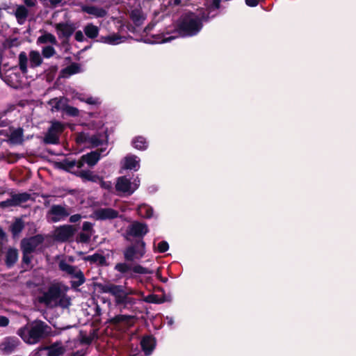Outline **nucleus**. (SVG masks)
<instances>
[{
  "mask_svg": "<svg viewBox=\"0 0 356 356\" xmlns=\"http://www.w3.org/2000/svg\"><path fill=\"white\" fill-rule=\"evenodd\" d=\"M91 233L80 232L76 237V241L81 243H88L90 241Z\"/></svg>",
  "mask_w": 356,
  "mask_h": 356,
  "instance_id": "79ce46f5",
  "label": "nucleus"
},
{
  "mask_svg": "<svg viewBox=\"0 0 356 356\" xmlns=\"http://www.w3.org/2000/svg\"><path fill=\"white\" fill-rule=\"evenodd\" d=\"M129 17L136 27L142 26L146 19V15L141 8H134L129 13Z\"/></svg>",
  "mask_w": 356,
  "mask_h": 356,
  "instance_id": "a211bd4d",
  "label": "nucleus"
},
{
  "mask_svg": "<svg viewBox=\"0 0 356 356\" xmlns=\"http://www.w3.org/2000/svg\"><path fill=\"white\" fill-rule=\"evenodd\" d=\"M64 127L63 124L58 121L54 122L51 127L49 128V130L54 131V133H61L63 131Z\"/></svg>",
  "mask_w": 356,
  "mask_h": 356,
  "instance_id": "a18cd8bd",
  "label": "nucleus"
},
{
  "mask_svg": "<svg viewBox=\"0 0 356 356\" xmlns=\"http://www.w3.org/2000/svg\"><path fill=\"white\" fill-rule=\"evenodd\" d=\"M74 175L81 178L83 181H88L97 183L98 180H99V176L98 175L93 174V172L89 170L76 171Z\"/></svg>",
  "mask_w": 356,
  "mask_h": 356,
  "instance_id": "4be33fe9",
  "label": "nucleus"
},
{
  "mask_svg": "<svg viewBox=\"0 0 356 356\" xmlns=\"http://www.w3.org/2000/svg\"><path fill=\"white\" fill-rule=\"evenodd\" d=\"M156 275L157 278L159 279L160 281L162 282L163 283H166L168 280V279L167 277H163L161 275L159 269L157 270V271L156 273Z\"/></svg>",
  "mask_w": 356,
  "mask_h": 356,
  "instance_id": "13d9d810",
  "label": "nucleus"
},
{
  "mask_svg": "<svg viewBox=\"0 0 356 356\" xmlns=\"http://www.w3.org/2000/svg\"><path fill=\"white\" fill-rule=\"evenodd\" d=\"M94 217L98 220H113L118 217L119 212L112 208H99L96 209Z\"/></svg>",
  "mask_w": 356,
  "mask_h": 356,
  "instance_id": "4468645a",
  "label": "nucleus"
},
{
  "mask_svg": "<svg viewBox=\"0 0 356 356\" xmlns=\"http://www.w3.org/2000/svg\"><path fill=\"white\" fill-rule=\"evenodd\" d=\"M56 54L55 49L50 45L45 46L42 49V54L46 58L52 57Z\"/></svg>",
  "mask_w": 356,
  "mask_h": 356,
  "instance_id": "37998d69",
  "label": "nucleus"
},
{
  "mask_svg": "<svg viewBox=\"0 0 356 356\" xmlns=\"http://www.w3.org/2000/svg\"><path fill=\"white\" fill-rule=\"evenodd\" d=\"M55 166L60 170L65 172L72 173L74 175L76 172H73L72 169L76 167V160H70L69 159H65L61 161L56 162Z\"/></svg>",
  "mask_w": 356,
  "mask_h": 356,
  "instance_id": "412c9836",
  "label": "nucleus"
},
{
  "mask_svg": "<svg viewBox=\"0 0 356 356\" xmlns=\"http://www.w3.org/2000/svg\"><path fill=\"white\" fill-rule=\"evenodd\" d=\"M30 67H37L42 63V58L38 51H31L29 53Z\"/></svg>",
  "mask_w": 356,
  "mask_h": 356,
  "instance_id": "c756f323",
  "label": "nucleus"
},
{
  "mask_svg": "<svg viewBox=\"0 0 356 356\" xmlns=\"http://www.w3.org/2000/svg\"><path fill=\"white\" fill-rule=\"evenodd\" d=\"M169 249L168 243L165 241H162L158 243L157 250L160 253H164Z\"/></svg>",
  "mask_w": 356,
  "mask_h": 356,
  "instance_id": "de8ad7c7",
  "label": "nucleus"
},
{
  "mask_svg": "<svg viewBox=\"0 0 356 356\" xmlns=\"http://www.w3.org/2000/svg\"><path fill=\"white\" fill-rule=\"evenodd\" d=\"M122 37L118 34H112L106 36H101L98 41L109 44H117L121 42Z\"/></svg>",
  "mask_w": 356,
  "mask_h": 356,
  "instance_id": "7c9ffc66",
  "label": "nucleus"
},
{
  "mask_svg": "<svg viewBox=\"0 0 356 356\" xmlns=\"http://www.w3.org/2000/svg\"><path fill=\"white\" fill-rule=\"evenodd\" d=\"M30 197L31 195L27 193H11L10 198L0 202V208L6 209L19 206L21 204L26 202Z\"/></svg>",
  "mask_w": 356,
  "mask_h": 356,
  "instance_id": "6e6552de",
  "label": "nucleus"
},
{
  "mask_svg": "<svg viewBox=\"0 0 356 356\" xmlns=\"http://www.w3.org/2000/svg\"><path fill=\"white\" fill-rule=\"evenodd\" d=\"M27 62L26 54L24 51H22L19 55V67L23 74L27 73Z\"/></svg>",
  "mask_w": 356,
  "mask_h": 356,
  "instance_id": "e433bc0d",
  "label": "nucleus"
},
{
  "mask_svg": "<svg viewBox=\"0 0 356 356\" xmlns=\"http://www.w3.org/2000/svg\"><path fill=\"white\" fill-rule=\"evenodd\" d=\"M100 186L106 190L110 191L112 188V183L110 181H104L102 177H99L98 182Z\"/></svg>",
  "mask_w": 356,
  "mask_h": 356,
  "instance_id": "09e8293b",
  "label": "nucleus"
},
{
  "mask_svg": "<svg viewBox=\"0 0 356 356\" xmlns=\"http://www.w3.org/2000/svg\"><path fill=\"white\" fill-rule=\"evenodd\" d=\"M82 229L84 232L92 234L93 232V224L90 222L86 221L83 223Z\"/></svg>",
  "mask_w": 356,
  "mask_h": 356,
  "instance_id": "8fccbe9b",
  "label": "nucleus"
},
{
  "mask_svg": "<svg viewBox=\"0 0 356 356\" xmlns=\"http://www.w3.org/2000/svg\"><path fill=\"white\" fill-rule=\"evenodd\" d=\"M19 341L16 337H8L0 343V350L5 355L11 354L19 345Z\"/></svg>",
  "mask_w": 356,
  "mask_h": 356,
  "instance_id": "2eb2a0df",
  "label": "nucleus"
},
{
  "mask_svg": "<svg viewBox=\"0 0 356 356\" xmlns=\"http://www.w3.org/2000/svg\"><path fill=\"white\" fill-rule=\"evenodd\" d=\"M86 353L83 350H77L73 352L70 356H85Z\"/></svg>",
  "mask_w": 356,
  "mask_h": 356,
  "instance_id": "0e129e2a",
  "label": "nucleus"
},
{
  "mask_svg": "<svg viewBox=\"0 0 356 356\" xmlns=\"http://www.w3.org/2000/svg\"><path fill=\"white\" fill-rule=\"evenodd\" d=\"M47 356H60L65 353V348L58 343H54L47 347Z\"/></svg>",
  "mask_w": 356,
  "mask_h": 356,
  "instance_id": "c85d7f7f",
  "label": "nucleus"
},
{
  "mask_svg": "<svg viewBox=\"0 0 356 356\" xmlns=\"http://www.w3.org/2000/svg\"><path fill=\"white\" fill-rule=\"evenodd\" d=\"M44 240V238L42 234H36L29 238H24L21 241V249L26 251V252L33 253L36 248L43 243Z\"/></svg>",
  "mask_w": 356,
  "mask_h": 356,
  "instance_id": "1a4fd4ad",
  "label": "nucleus"
},
{
  "mask_svg": "<svg viewBox=\"0 0 356 356\" xmlns=\"http://www.w3.org/2000/svg\"><path fill=\"white\" fill-rule=\"evenodd\" d=\"M136 26L134 24H128L127 25V29L132 33H134L136 31Z\"/></svg>",
  "mask_w": 356,
  "mask_h": 356,
  "instance_id": "774afa93",
  "label": "nucleus"
},
{
  "mask_svg": "<svg viewBox=\"0 0 356 356\" xmlns=\"http://www.w3.org/2000/svg\"><path fill=\"white\" fill-rule=\"evenodd\" d=\"M6 238V234L3 229L0 227V240H4Z\"/></svg>",
  "mask_w": 356,
  "mask_h": 356,
  "instance_id": "338daca9",
  "label": "nucleus"
},
{
  "mask_svg": "<svg viewBox=\"0 0 356 356\" xmlns=\"http://www.w3.org/2000/svg\"><path fill=\"white\" fill-rule=\"evenodd\" d=\"M103 152L102 149H98L95 151H91L86 154L82 155V160L86 161L89 167L95 166L101 159V154Z\"/></svg>",
  "mask_w": 356,
  "mask_h": 356,
  "instance_id": "f3484780",
  "label": "nucleus"
},
{
  "mask_svg": "<svg viewBox=\"0 0 356 356\" xmlns=\"http://www.w3.org/2000/svg\"><path fill=\"white\" fill-rule=\"evenodd\" d=\"M22 251V262L26 265H29L31 262L32 257L31 256L30 252H26L24 250Z\"/></svg>",
  "mask_w": 356,
  "mask_h": 356,
  "instance_id": "3c124183",
  "label": "nucleus"
},
{
  "mask_svg": "<svg viewBox=\"0 0 356 356\" xmlns=\"http://www.w3.org/2000/svg\"><path fill=\"white\" fill-rule=\"evenodd\" d=\"M82 10L89 15H92L97 17H104L106 15V11L104 8L94 6H83L82 8Z\"/></svg>",
  "mask_w": 356,
  "mask_h": 356,
  "instance_id": "b1692460",
  "label": "nucleus"
},
{
  "mask_svg": "<svg viewBox=\"0 0 356 356\" xmlns=\"http://www.w3.org/2000/svg\"><path fill=\"white\" fill-rule=\"evenodd\" d=\"M209 19V13L204 8L198 9L197 13L188 11L181 15L176 30L182 37H193L201 31L203 23L208 22Z\"/></svg>",
  "mask_w": 356,
  "mask_h": 356,
  "instance_id": "f03ea898",
  "label": "nucleus"
},
{
  "mask_svg": "<svg viewBox=\"0 0 356 356\" xmlns=\"http://www.w3.org/2000/svg\"><path fill=\"white\" fill-rule=\"evenodd\" d=\"M92 339L91 337L85 336V337H82L81 341L82 343L89 345L92 343Z\"/></svg>",
  "mask_w": 356,
  "mask_h": 356,
  "instance_id": "bf43d9fd",
  "label": "nucleus"
},
{
  "mask_svg": "<svg viewBox=\"0 0 356 356\" xmlns=\"http://www.w3.org/2000/svg\"><path fill=\"white\" fill-rule=\"evenodd\" d=\"M221 0H212L211 2L207 6V8L204 9L207 13H209V16L210 17V13L215 10H218L220 8L221 6Z\"/></svg>",
  "mask_w": 356,
  "mask_h": 356,
  "instance_id": "a19ab883",
  "label": "nucleus"
},
{
  "mask_svg": "<svg viewBox=\"0 0 356 356\" xmlns=\"http://www.w3.org/2000/svg\"><path fill=\"white\" fill-rule=\"evenodd\" d=\"M74 38L75 40L78 42H83L84 40L83 34L81 31H78L75 33Z\"/></svg>",
  "mask_w": 356,
  "mask_h": 356,
  "instance_id": "5fc2aeb1",
  "label": "nucleus"
},
{
  "mask_svg": "<svg viewBox=\"0 0 356 356\" xmlns=\"http://www.w3.org/2000/svg\"><path fill=\"white\" fill-rule=\"evenodd\" d=\"M23 129L18 128L13 131L10 136V140L14 143H20L23 139Z\"/></svg>",
  "mask_w": 356,
  "mask_h": 356,
  "instance_id": "c9c22d12",
  "label": "nucleus"
},
{
  "mask_svg": "<svg viewBox=\"0 0 356 356\" xmlns=\"http://www.w3.org/2000/svg\"><path fill=\"white\" fill-rule=\"evenodd\" d=\"M61 285L60 282L51 284L47 290L38 297V302L47 307L51 306V304L57 302L63 293Z\"/></svg>",
  "mask_w": 356,
  "mask_h": 356,
  "instance_id": "423d86ee",
  "label": "nucleus"
},
{
  "mask_svg": "<svg viewBox=\"0 0 356 356\" xmlns=\"http://www.w3.org/2000/svg\"><path fill=\"white\" fill-rule=\"evenodd\" d=\"M132 145L134 148L138 150H145L148 147V143L143 136L135 137L132 140Z\"/></svg>",
  "mask_w": 356,
  "mask_h": 356,
  "instance_id": "2f4dec72",
  "label": "nucleus"
},
{
  "mask_svg": "<svg viewBox=\"0 0 356 356\" xmlns=\"http://www.w3.org/2000/svg\"><path fill=\"white\" fill-rule=\"evenodd\" d=\"M134 155H128L124 158V168L137 170L139 168V161Z\"/></svg>",
  "mask_w": 356,
  "mask_h": 356,
  "instance_id": "cd10ccee",
  "label": "nucleus"
},
{
  "mask_svg": "<svg viewBox=\"0 0 356 356\" xmlns=\"http://www.w3.org/2000/svg\"><path fill=\"white\" fill-rule=\"evenodd\" d=\"M25 5L28 7H34L36 3V0H24Z\"/></svg>",
  "mask_w": 356,
  "mask_h": 356,
  "instance_id": "4d7b16f0",
  "label": "nucleus"
},
{
  "mask_svg": "<svg viewBox=\"0 0 356 356\" xmlns=\"http://www.w3.org/2000/svg\"><path fill=\"white\" fill-rule=\"evenodd\" d=\"M10 320L5 316L0 315V327H4L8 325Z\"/></svg>",
  "mask_w": 356,
  "mask_h": 356,
  "instance_id": "603ef678",
  "label": "nucleus"
},
{
  "mask_svg": "<svg viewBox=\"0 0 356 356\" xmlns=\"http://www.w3.org/2000/svg\"><path fill=\"white\" fill-rule=\"evenodd\" d=\"M82 216L81 214H74L70 217L69 221L72 223H75L81 219Z\"/></svg>",
  "mask_w": 356,
  "mask_h": 356,
  "instance_id": "864d4df0",
  "label": "nucleus"
},
{
  "mask_svg": "<svg viewBox=\"0 0 356 356\" xmlns=\"http://www.w3.org/2000/svg\"><path fill=\"white\" fill-rule=\"evenodd\" d=\"M65 111L67 115L72 117L78 116L79 114V111L77 108L68 105L65 106Z\"/></svg>",
  "mask_w": 356,
  "mask_h": 356,
  "instance_id": "49530a36",
  "label": "nucleus"
},
{
  "mask_svg": "<svg viewBox=\"0 0 356 356\" xmlns=\"http://www.w3.org/2000/svg\"><path fill=\"white\" fill-rule=\"evenodd\" d=\"M139 215L145 218H150L153 216V209L147 205H141L138 207Z\"/></svg>",
  "mask_w": 356,
  "mask_h": 356,
  "instance_id": "4c0bfd02",
  "label": "nucleus"
},
{
  "mask_svg": "<svg viewBox=\"0 0 356 356\" xmlns=\"http://www.w3.org/2000/svg\"><path fill=\"white\" fill-rule=\"evenodd\" d=\"M142 350L145 355H150L156 346V339L152 334L144 335L140 342Z\"/></svg>",
  "mask_w": 356,
  "mask_h": 356,
  "instance_id": "ddd939ff",
  "label": "nucleus"
},
{
  "mask_svg": "<svg viewBox=\"0 0 356 356\" xmlns=\"http://www.w3.org/2000/svg\"><path fill=\"white\" fill-rule=\"evenodd\" d=\"M86 163V161H83L82 160V156L80 157V159L78 161H76V166L78 168H83Z\"/></svg>",
  "mask_w": 356,
  "mask_h": 356,
  "instance_id": "680f3d73",
  "label": "nucleus"
},
{
  "mask_svg": "<svg viewBox=\"0 0 356 356\" xmlns=\"http://www.w3.org/2000/svg\"><path fill=\"white\" fill-rule=\"evenodd\" d=\"M85 102L90 105H95L97 103V100L92 97L87 98Z\"/></svg>",
  "mask_w": 356,
  "mask_h": 356,
  "instance_id": "052dcab7",
  "label": "nucleus"
},
{
  "mask_svg": "<svg viewBox=\"0 0 356 356\" xmlns=\"http://www.w3.org/2000/svg\"><path fill=\"white\" fill-rule=\"evenodd\" d=\"M18 250L15 248H9L5 255V265L7 268H13L18 260Z\"/></svg>",
  "mask_w": 356,
  "mask_h": 356,
  "instance_id": "aec40b11",
  "label": "nucleus"
},
{
  "mask_svg": "<svg viewBox=\"0 0 356 356\" xmlns=\"http://www.w3.org/2000/svg\"><path fill=\"white\" fill-rule=\"evenodd\" d=\"M115 189L117 191L128 193L129 195H131L136 190V188L131 189V183L130 180L124 176L118 178L115 184Z\"/></svg>",
  "mask_w": 356,
  "mask_h": 356,
  "instance_id": "dca6fc26",
  "label": "nucleus"
},
{
  "mask_svg": "<svg viewBox=\"0 0 356 356\" xmlns=\"http://www.w3.org/2000/svg\"><path fill=\"white\" fill-rule=\"evenodd\" d=\"M76 232V229L73 225H60L54 230V239L61 243L69 241L74 236Z\"/></svg>",
  "mask_w": 356,
  "mask_h": 356,
  "instance_id": "0eeeda50",
  "label": "nucleus"
},
{
  "mask_svg": "<svg viewBox=\"0 0 356 356\" xmlns=\"http://www.w3.org/2000/svg\"><path fill=\"white\" fill-rule=\"evenodd\" d=\"M83 259L86 261H89L91 264H96L98 266H108L109 265L106 257L99 252L88 255Z\"/></svg>",
  "mask_w": 356,
  "mask_h": 356,
  "instance_id": "6ab92c4d",
  "label": "nucleus"
},
{
  "mask_svg": "<svg viewBox=\"0 0 356 356\" xmlns=\"http://www.w3.org/2000/svg\"><path fill=\"white\" fill-rule=\"evenodd\" d=\"M154 24H149L148 25H147L145 29H144V32L147 34H148L152 30V29L154 28Z\"/></svg>",
  "mask_w": 356,
  "mask_h": 356,
  "instance_id": "e2e57ef3",
  "label": "nucleus"
},
{
  "mask_svg": "<svg viewBox=\"0 0 356 356\" xmlns=\"http://www.w3.org/2000/svg\"><path fill=\"white\" fill-rule=\"evenodd\" d=\"M48 215L51 216V222H57L67 218L70 215V213L62 205L54 204L49 210Z\"/></svg>",
  "mask_w": 356,
  "mask_h": 356,
  "instance_id": "9d476101",
  "label": "nucleus"
},
{
  "mask_svg": "<svg viewBox=\"0 0 356 356\" xmlns=\"http://www.w3.org/2000/svg\"><path fill=\"white\" fill-rule=\"evenodd\" d=\"M80 65L76 63H72L70 65L62 69L60 71V74L63 77H67L80 72Z\"/></svg>",
  "mask_w": 356,
  "mask_h": 356,
  "instance_id": "a878e982",
  "label": "nucleus"
},
{
  "mask_svg": "<svg viewBox=\"0 0 356 356\" xmlns=\"http://www.w3.org/2000/svg\"><path fill=\"white\" fill-rule=\"evenodd\" d=\"M70 305V298L63 293L55 304L56 306H59L62 308H67Z\"/></svg>",
  "mask_w": 356,
  "mask_h": 356,
  "instance_id": "58836bf2",
  "label": "nucleus"
},
{
  "mask_svg": "<svg viewBox=\"0 0 356 356\" xmlns=\"http://www.w3.org/2000/svg\"><path fill=\"white\" fill-rule=\"evenodd\" d=\"M149 229L145 223L140 222H134L127 229V234L134 237L141 238L147 234Z\"/></svg>",
  "mask_w": 356,
  "mask_h": 356,
  "instance_id": "9b49d317",
  "label": "nucleus"
},
{
  "mask_svg": "<svg viewBox=\"0 0 356 356\" xmlns=\"http://www.w3.org/2000/svg\"><path fill=\"white\" fill-rule=\"evenodd\" d=\"M88 143L92 147H97L102 145L103 142L97 135L89 136Z\"/></svg>",
  "mask_w": 356,
  "mask_h": 356,
  "instance_id": "c03bdc74",
  "label": "nucleus"
},
{
  "mask_svg": "<svg viewBox=\"0 0 356 356\" xmlns=\"http://www.w3.org/2000/svg\"><path fill=\"white\" fill-rule=\"evenodd\" d=\"M51 43L52 44H56L57 40L56 37L49 33H45L40 35L37 40V44H47Z\"/></svg>",
  "mask_w": 356,
  "mask_h": 356,
  "instance_id": "72a5a7b5",
  "label": "nucleus"
},
{
  "mask_svg": "<svg viewBox=\"0 0 356 356\" xmlns=\"http://www.w3.org/2000/svg\"><path fill=\"white\" fill-rule=\"evenodd\" d=\"M148 298L149 299V301L151 302H153V303L160 302L159 301L157 300V296L156 295L149 296Z\"/></svg>",
  "mask_w": 356,
  "mask_h": 356,
  "instance_id": "69168bd1",
  "label": "nucleus"
},
{
  "mask_svg": "<svg viewBox=\"0 0 356 356\" xmlns=\"http://www.w3.org/2000/svg\"><path fill=\"white\" fill-rule=\"evenodd\" d=\"M29 15L28 9L23 5L18 6L15 12V16L19 24L24 23Z\"/></svg>",
  "mask_w": 356,
  "mask_h": 356,
  "instance_id": "393cba45",
  "label": "nucleus"
},
{
  "mask_svg": "<svg viewBox=\"0 0 356 356\" xmlns=\"http://www.w3.org/2000/svg\"><path fill=\"white\" fill-rule=\"evenodd\" d=\"M55 29L60 39H69L74 33L76 27L73 24H70L67 22H60L56 24Z\"/></svg>",
  "mask_w": 356,
  "mask_h": 356,
  "instance_id": "f8f14e48",
  "label": "nucleus"
},
{
  "mask_svg": "<svg viewBox=\"0 0 356 356\" xmlns=\"http://www.w3.org/2000/svg\"><path fill=\"white\" fill-rule=\"evenodd\" d=\"M98 288L102 293H110L114 298L115 305L122 309H128L136 304V298L131 296L134 293L131 290L127 291L122 285L114 284H98Z\"/></svg>",
  "mask_w": 356,
  "mask_h": 356,
  "instance_id": "7ed1b4c3",
  "label": "nucleus"
},
{
  "mask_svg": "<svg viewBox=\"0 0 356 356\" xmlns=\"http://www.w3.org/2000/svg\"><path fill=\"white\" fill-rule=\"evenodd\" d=\"M24 222L20 218H15V221L10 226V231L13 238L19 236V234L24 229Z\"/></svg>",
  "mask_w": 356,
  "mask_h": 356,
  "instance_id": "5701e85b",
  "label": "nucleus"
},
{
  "mask_svg": "<svg viewBox=\"0 0 356 356\" xmlns=\"http://www.w3.org/2000/svg\"><path fill=\"white\" fill-rule=\"evenodd\" d=\"M90 134L85 132L79 133L76 136V143L78 145L88 143Z\"/></svg>",
  "mask_w": 356,
  "mask_h": 356,
  "instance_id": "ea45409f",
  "label": "nucleus"
},
{
  "mask_svg": "<svg viewBox=\"0 0 356 356\" xmlns=\"http://www.w3.org/2000/svg\"><path fill=\"white\" fill-rule=\"evenodd\" d=\"M145 242L143 239H136L123 250L122 254L124 261L119 262L115 265L114 270L127 278H134L135 274H152L153 271L140 264H133L139 261L145 256Z\"/></svg>",
  "mask_w": 356,
  "mask_h": 356,
  "instance_id": "f257e3e1",
  "label": "nucleus"
},
{
  "mask_svg": "<svg viewBox=\"0 0 356 356\" xmlns=\"http://www.w3.org/2000/svg\"><path fill=\"white\" fill-rule=\"evenodd\" d=\"M43 142L45 144L56 145L59 143V137L56 133L48 129L44 137Z\"/></svg>",
  "mask_w": 356,
  "mask_h": 356,
  "instance_id": "473e14b6",
  "label": "nucleus"
},
{
  "mask_svg": "<svg viewBox=\"0 0 356 356\" xmlns=\"http://www.w3.org/2000/svg\"><path fill=\"white\" fill-rule=\"evenodd\" d=\"M99 28L97 26L93 25L92 24H89L86 25L84 28V32L86 35L90 39H94L97 38L99 34Z\"/></svg>",
  "mask_w": 356,
  "mask_h": 356,
  "instance_id": "f704fd0d",
  "label": "nucleus"
},
{
  "mask_svg": "<svg viewBox=\"0 0 356 356\" xmlns=\"http://www.w3.org/2000/svg\"><path fill=\"white\" fill-rule=\"evenodd\" d=\"M133 318L134 316L130 315L118 314L111 318L109 322L115 325H120V324H124L125 325L129 323L130 321Z\"/></svg>",
  "mask_w": 356,
  "mask_h": 356,
  "instance_id": "bb28decb",
  "label": "nucleus"
},
{
  "mask_svg": "<svg viewBox=\"0 0 356 356\" xmlns=\"http://www.w3.org/2000/svg\"><path fill=\"white\" fill-rule=\"evenodd\" d=\"M58 268L60 270L70 275L72 278L76 279V280L70 281V286L72 289L78 290V288L85 283L86 277L84 274L77 266H72L65 260H61L58 263Z\"/></svg>",
  "mask_w": 356,
  "mask_h": 356,
  "instance_id": "39448f33",
  "label": "nucleus"
},
{
  "mask_svg": "<svg viewBox=\"0 0 356 356\" xmlns=\"http://www.w3.org/2000/svg\"><path fill=\"white\" fill-rule=\"evenodd\" d=\"M260 0H245V3L250 7H255L259 4Z\"/></svg>",
  "mask_w": 356,
  "mask_h": 356,
  "instance_id": "6e6d98bb",
  "label": "nucleus"
},
{
  "mask_svg": "<svg viewBox=\"0 0 356 356\" xmlns=\"http://www.w3.org/2000/svg\"><path fill=\"white\" fill-rule=\"evenodd\" d=\"M48 325L42 321H35L30 328L26 326L19 328L17 334L27 343H38L46 336V329Z\"/></svg>",
  "mask_w": 356,
  "mask_h": 356,
  "instance_id": "20e7f679",
  "label": "nucleus"
}]
</instances>
